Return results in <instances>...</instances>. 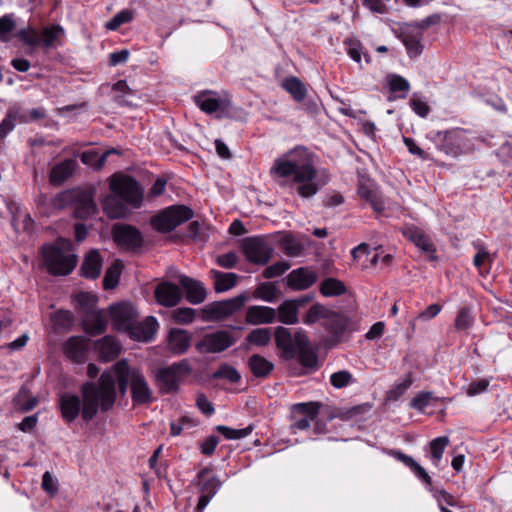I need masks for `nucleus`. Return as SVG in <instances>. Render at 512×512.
<instances>
[{
	"mask_svg": "<svg viewBox=\"0 0 512 512\" xmlns=\"http://www.w3.org/2000/svg\"><path fill=\"white\" fill-rule=\"evenodd\" d=\"M64 29L59 25L44 27L41 32L35 29H21L17 37L31 48H44L46 50L55 49L61 45L64 36Z\"/></svg>",
	"mask_w": 512,
	"mask_h": 512,
	"instance_id": "423d86ee",
	"label": "nucleus"
},
{
	"mask_svg": "<svg viewBox=\"0 0 512 512\" xmlns=\"http://www.w3.org/2000/svg\"><path fill=\"white\" fill-rule=\"evenodd\" d=\"M196 105L208 114L222 113L227 109V101L217 97L215 92L204 91L194 97Z\"/></svg>",
	"mask_w": 512,
	"mask_h": 512,
	"instance_id": "393cba45",
	"label": "nucleus"
},
{
	"mask_svg": "<svg viewBox=\"0 0 512 512\" xmlns=\"http://www.w3.org/2000/svg\"><path fill=\"white\" fill-rule=\"evenodd\" d=\"M276 317V310L268 306L253 305L246 310V322L251 325L270 324Z\"/></svg>",
	"mask_w": 512,
	"mask_h": 512,
	"instance_id": "bb28decb",
	"label": "nucleus"
},
{
	"mask_svg": "<svg viewBox=\"0 0 512 512\" xmlns=\"http://www.w3.org/2000/svg\"><path fill=\"white\" fill-rule=\"evenodd\" d=\"M320 292L325 297L340 296L346 292V287L336 278H327L321 282Z\"/></svg>",
	"mask_w": 512,
	"mask_h": 512,
	"instance_id": "58836bf2",
	"label": "nucleus"
},
{
	"mask_svg": "<svg viewBox=\"0 0 512 512\" xmlns=\"http://www.w3.org/2000/svg\"><path fill=\"white\" fill-rule=\"evenodd\" d=\"M246 259L256 265H266L273 255V247L261 237L247 238L242 243Z\"/></svg>",
	"mask_w": 512,
	"mask_h": 512,
	"instance_id": "9d476101",
	"label": "nucleus"
},
{
	"mask_svg": "<svg viewBox=\"0 0 512 512\" xmlns=\"http://www.w3.org/2000/svg\"><path fill=\"white\" fill-rule=\"evenodd\" d=\"M208 473L209 469L204 468L197 475L200 497L196 507V512H203L221 487V483L217 477H208Z\"/></svg>",
	"mask_w": 512,
	"mask_h": 512,
	"instance_id": "4468645a",
	"label": "nucleus"
},
{
	"mask_svg": "<svg viewBox=\"0 0 512 512\" xmlns=\"http://www.w3.org/2000/svg\"><path fill=\"white\" fill-rule=\"evenodd\" d=\"M403 235L410 240L420 251L425 253L430 260L436 259V247L430 236L421 228L408 225L402 230Z\"/></svg>",
	"mask_w": 512,
	"mask_h": 512,
	"instance_id": "f3484780",
	"label": "nucleus"
},
{
	"mask_svg": "<svg viewBox=\"0 0 512 512\" xmlns=\"http://www.w3.org/2000/svg\"><path fill=\"white\" fill-rule=\"evenodd\" d=\"M113 91L115 92V100L120 105L128 104L129 101L126 100V96L131 94L132 91L128 87L126 81L119 80L113 85Z\"/></svg>",
	"mask_w": 512,
	"mask_h": 512,
	"instance_id": "4d7b16f0",
	"label": "nucleus"
},
{
	"mask_svg": "<svg viewBox=\"0 0 512 512\" xmlns=\"http://www.w3.org/2000/svg\"><path fill=\"white\" fill-rule=\"evenodd\" d=\"M122 270V263L115 261L106 271L103 286L105 289H113L119 281V277Z\"/></svg>",
	"mask_w": 512,
	"mask_h": 512,
	"instance_id": "49530a36",
	"label": "nucleus"
},
{
	"mask_svg": "<svg viewBox=\"0 0 512 512\" xmlns=\"http://www.w3.org/2000/svg\"><path fill=\"white\" fill-rule=\"evenodd\" d=\"M410 106L412 110L420 117H426L430 112V108L427 103L420 99L412 98L410 100Z\"/></svg>",
	"mask_w": 512,
	"mask_h": 512,
	"instance_id": "338daca9",
	"label": "nucleus"
},
{
	"mask_svg": "<svg viewBox=\"0 0 512 512\" xmlns=\"http://www.w3.org/2000/svg\"><path fill=\"white\" fill-rule=\"evenodd\" d=\"M489 386V381L487 379H481L478 381L472 382L467 388V395L470 397L481 394L487 390Z\"/></svg>",
	"mask_w": 512,
	"mask_h": 512,
	"instance_id": "0e129e2a",
	"label": "nucleus"
},
{
	"mask_svg": "<svg viewBox=\"0 0 512 512\" xmlns=\"http://www.w3.org/2000/svg\"><path fill=\"white\" fill-rule=\"evenodd\" d=\"M270 175L279 180L280 185H296L297 193L303 198L314 196L323 185L312 157L304 147H296L277 157L270 168Z\"/></svg>",
	"mask_w": 512,
	"mask_h": 512,
	"instance_id": "f03ea898",
	"label": "nucleus"
},
{
	"mask_svg": "<svg viewBox=\"0 0 512 512\" xmlns=\"http://www.w3.org/2000/svg\"><path fill=\"white\" fill-rule=\"evenodd\" d=\"M178 281L185 291L188 302L197 305L205 300L206 290L199 281L182 274L178 275Z\"/></svg>",
	"mask_w": 512,
	"mask_h": 512,
	"instance_id": "a878e982",
	"label": "nucleus"
},
{
	"mask_svg": "<svg viewBox=\"0 0 512 512\" xmlns=\"http://www.w3.org/2000/svg\"><path fill=\"white\" fill-rule=\"evenodd\" d=\"M344 44L346 46L347 53L351 57V59H353L357 63H360L362 50L361 43L356 39L347 38L344 41Z\"/></svg>",
	"mask_w": 512,
	"mask_h": 512,
	"instance_id": "13d9d810",
	"label": "nucleus"
},
{
	"mask_svg": "<svg viewBox=\"0 0 512 512\" xmlns=\"http://www.w3.org/2000/svg\"><path fill=\"white\" fill-rule=\"evenodd\" d=\"M116 384L121 395H125L130 386L131 398L134 405H145L153 401V391L144 374L137 368H132L126 360L115 363L109 371L102 373L99 382L83 384L84 410L82 418L90 421L100 408L110 410L116 399Z\"/></svg>",
	"mask_w": 512,
	"mask_h": 512,
	"instance_id": "f257e3e1",
	"label": "nucleus"
},
{
	"mask_svg": "<svg viewBox=\"0 0 512 512\" xmlns=\"http://www.w3.org/2000/svg\"><path fill=\"white\" fill-rule=\"evenodd\" d=\"M299 304L295 300H285L278 307V320L286 325L298 323Z\"/></svg>",
	"mask_w": 512,
	"mask_h": 512,
	"instance_id": "473e14b6",
	"label": "nucleus"
},
{
	"mask_svg": "<svg viewBox=\"0 0 512 512\" xmlns=\"http://www.w3.org/2000/svg\"><path fill=\"white\" fill-rule=\"evenodd\" d=\"M155 299L158 304L164 307H175L182 300L181 288L170 282L161 281L154 290Z\"/></svg>",
	"mask_w": 512,
	"mask_h": 512,
	"instance_id": "6ab92c4d",
	"label": "nucleus"
},
{
	"mask_svg": "<svg viewBox=\"0 0 512 512\" xmlns=\"http://www.w3.org/2000/svg\"><path fill=\"white\" fill-rule=\"evenodd\" d=\"M329 311L330 309L322 304H314L308 309L307 313L303 317V322L307 325L314 324L318 321L324 322Z\"/></svg>",
	"mask_w": 512,
	"mask_h": 512,
	"instance_id": "37998d69",
	"label": "nucleus"
},
{
	"mask_svg": "<svg viewBox=\"0 0 512 512\" xmlns=\"http://www.w3.org/2000/svg\"><path fill=\"white\" fill-rule=\"evenodd\" d=\"M99 357L104 361H110L118 356L121 347L119 343L111 336H105L95 344Z\"/></svg>",
	"mask_w": 512,
	"mask_h": 512,
	"instance_id": "2f4dec72",
	"label": "nucleus"
},
{
	"mask_svg": "<svg viewBox=\"0 0 512 512\" xmlns=\"http://www.w3.org/2000/svg\"><path fill=\"white\" fill-rule=\"evenodd\" d=\"M282 86L297 102L305 98L306 88L298 78L288 77L283 81Z\"/></svg>",
	"mask_w": 512,
	"mask_h": 512,
	"instance_id": "a19ab883",
	"label": "nucleus"
},
{
	"mask_svg": "<svg viewBox=\"0 0 512 512\" xmlns=\"http://www.w3.org/2000/svg\"><path fill=\"white\" fill-rule=\"evenodd\" d=\"M42 488L50 495H55L58 492V481L48 471L43 474Z\"/></svg>",
	"mask_w": 512,
	"mask_h": 512,
	"instance_id": "680f3d73",
	"label": "nucleus"
},
{
	"mask_svg": "<svg viewBox=\"0 0 512 512\" xmlns=\"http://www.w3.org/2000/svg\"><path fill=\"white\" fill-rule=\"evenodd\" d=\"M96 211V205L91 197H85L82 205L76 208V215L80 218L91 216Z\"/></svg>",
	"mask_w": 512,
	"mask_h": 512,
	"instance_id": "bf43d9fd",
	"label": "nucleus"
},
{
	"mask_svg": "<svg viewBox=\"0 0 512 512\" xmlns=\"http://www.w3.org/2000/svg\"><path fill=\"white\" fill-rule=\"evenodd\" d=\"M102 270V258L98 250L87 253L81 266V273L85 278L96 279Z\"/></svg>",
	"mask_w": 512,
	"mask_h": 512,
	"instance_id": "7c9ffc66",
	"label": "nucleus"
},
{
	"mask_svg": "<svg viewBox=\"0 0 512 512\" xmlns=\"http://www.w3.org/2000/svg\"><path fill=\"white\" fill-rule=\"evenodd\" d=\"M435 498L437 500L440 510H441V507H445V505H449V506L457 505V501L455 500V498L451 494L447 493L444 490L438 491L435 494Z\"/></svg>",
	"mask_w": 512,
	"mask_h": 512,
	"instance_id": "774afa93",
	"label": "nucleus"
},
{
	"mask_svg": "<svg viewBox=\"0 0 512 512\" xmlns=\"http://www.w3.org/2000/svg\"><path fill=\"white\" fill-rule=\"evenodd\" d=\"M110 316L114 328L127 332L135 323L138 313L130 303H119L110 307Z\"/></svg>",
	"mask_w": 512,
	"mask_h": 512,
	"instance_id": "2eb2a0df",
	"label": "nucleus"
},
{
	"mask_svg": "<svg viewBox=\"0 0 512 512\" xmlns=\"http://www.w3.org/2000/svg\"><path fill=\"white\" fill-rule=\"evenodd\" d=\"M192 217L193 211L189 207L185 205H172L155 215L151 219V225L156 231L167 233Z\"/></svg>",
	"mask_w": 512,
	"mask_h": 512,
	"instance_id": "0eeeda50",
	"label": "nucleus"
},
{
	"mask_svg": "<svg viewBox=\"0 0 512 512\" xmlns=\"http://www.w3.org/2000/svg\"><path fill=\"white\" fill-rule=\"evenodd\" d=\"M349 321L348 318L338 312L330 310L326 316L323 327L330 332L336 339H339L346 331Z\"/></svg>",
	"mask_w": 512,
	"mask_h": 512,
	"instance_id": "c85d7f7f",
	"label": "nucleus"
},
{
	"mask_svg": "<svg viewBox=\"0 0 512 512\" xmlns=\"http://www.w3.org/2000/svg\"><path fill=\"white\" fill-rule=\"evenodd\" d=\"M412 385V379L410 377H406L401 382L396 384L393 389L389 391L388 397L391 400H397L400 396H402Z\"/></svg>",
	"mask_w": 512,
	"mask_h": 512,
	"instance_id": "052dcab7",
	"label": "nucleus"
},
{
	"mask_svg": "<svg viewBox=\"0 0 512 512\" xmlns=\"http://www.w3.org/2000/svg\"><path fill=\"white\" fill-rule=\"evenodd\" d=\"M388 84L392 93H399L396 95L397 98H405L409 89V82L402 76L392 74L388 76Z\"/></svg>",
	"mask_w": 512,
	"mask_h": 512,
	"instance_id": "79ce46f5",
	"label": "nucleus"
},
{
	"mask_svg": "<svg viewBox=\"0 0 512 512\" xmlns=\"http://www.w3.org/2000/svg\"><path fill=\"white\" fill-rule=\"evenodd\" d=\"M275 342L283 358L291 360L297 356L304 367L317 366V356L304 330L298 329L292 334L288 328L279 326L275 329Z\"/></svg>",
	"mask_w": 512,
	"mask_h": 512,
	"instance_id": "20e7f679",
	"label": "nucleus"
},
{
	"mask_svg": "<svg viewBox=\"0 0 512 512\" xmlns=\"http://www.w3.org/2000/svg\"><path fill=\"white\" fill-rule=\"evenodd\" d=\"M44 264L53 275H68L76 264L77 256L73 253V244L69 239L59 238L54 244L42 248Z\"/></svg>",
	"mask_w": 512,
	"mask_h": 512,
	"instance_id": "39448f33",
	"label": "nucleus"
},
{
	"mask_svg": "<svg viewBox=\"0 0 512 512\" xmlns=\"http://www.w3.org/2000/svg\"><path fill=\"white\" fill-rule=\"evenodd\" d=\"M234 344V338L226 330L206 334L196 344V349L201 353H219Z\"/></svg>",
	"mask_w": 512,
	"mask_h": 512,
	"instance_id": "f8f14e48",
	"label": "nucleus"
},
{
	"mask_svg": "<svg viewBox=\"0 0 512 512\" xmlns=\"http://www.w3.org/2000/svg\"><path fill=\"white\" fill-rule=\"evenodd\" d=\"M318 405L315 403H298L292 408V418L294 422L290 426L292 433L306 430L310 422L314 421L318 415Z\"/></svg>",
	"mask_w": 512,
	"mask_h": 512,
	"instance_id": "dca6fc26",
	"label": "nucleus"
},
{
	"mask_svg": "<svg viewBox=\"0 0 512 512\" xmlns=\"http://www.w3.org/2000/svg\"><path fill=\"white\" fill-rule=\"evenodd\" d=\"M255 298L268 303H273L278 299L279 290L272 282H264L258 285L254 292Z\"/></svg>",
	"mask_w": 512,
	"mask_h": 512,
	"instance_id": "ea45409f",
	"label": "nucleus"
},
{
	"mask_svg": "<svg viewBox=\"0 0 512 512\" xmlns=\"http://www.w3.org/2000/svg\"><path fill=\"white\" fill-rule=\"evenodd\" d=\"M438 149L451 157H458L471 149L468 134L463 129H454L444 133Z\"/></svg>",
	"mask_w": 512,
	"mask_h": 512,
	"instance_id": "9b49d317",
	"label": "nucleus"
},
{
	"mask_svg": "<svg viewBox=\"0 0 512 512\" xmlns=\"http://www.w3.org/2000/svg\"><path fill=\"white\" fill-rule=\"evenodd\" d=\"M449 443L450 440L447 436L437 437L429 443V457L435 467H439L444 451Z\"/></svg>",
	"mask_w": 512,
	"mask_h": 512,
	"instance_id": "e433bc0d",
	"label": "nucleus"
},
{
	"mask_svg": "<svg viewBox=\"0 0 512 512\" xmlns=\"http://www.w3.org/2000/svg\"><path fill=\"white\" fill-rule=\"evenodd\" d=\"M318 279L317 273L307 267L292 270L287 276V286L295 291L310 288Z\"/></svg>",
	"mask_w": 512,
	"mask_h": 512,
	"instance_id": "4be33fe9",
	"label": "nucleus"
},
{
	"mask_svg": "<svg viewBox=\"0 0 512 512\" xmlns=\"http://www.w3.org/2000/svg\"><path fill=\"white\" fill-rule=\"evenodd\" d=\"M254 429L253 425H248L242 429H233L224 425H219L216 427V430L221 433L226 439L229 440H238L243 439L250 435Z\"/></svg>",
	"mask_w": 512,
	"mask_h": 512,
	"instance_id": "a18cd8bd",
	"label": "nucleus"
},
{
	"mask_svg": "<svg viewBox=\"0 0 512 512\" xmlns=\"http://www.w3.org/2000/svg\"><path fill=\"white\" fill-rule=\"evenodd\" d=\"M246 301L247 296L245 294H240L231 299L211 303L204 309V312L207 315V319H224L240 310Z\"/></svg>",
	"mask_w": 512,
	"mask_h": 512,
	"instance_id": "ddd939ff",
	"label": "nucleus"
},
{
	"mask_svg": "<svg viewBox=\"0 0 512 512\" xmlns=\"http://www.w3.org/2000/svg\"><path fill=\"white\" fill-rule=\"evenodd\" d=\"M189 373L190 366L185 360L159 368L155 378L160 392L163 394L176 392Z\"/></svg>",
	"mask_w": 512,
	"mask_h": 512,
	"instance_id": "6e6552de",
	"label": "nucleus"
},
{
	"mask_svg": "<svg viewBox=\"0 0 512 512\" xmlns=\"http://www.w3.org/2000/svg\"><path fill=\"white\" fill-rule=\"evenodd\" d=\"M191 335L183 329H171L168 335V346L174 354H183L190 347Z\"/></svg>",
	"mask_w": 512,
	"mask_h": 512,
	"instance_id": "c756f323",
	"label": "nucleus"
},
{
	"mask_svg": "<svg viewBox=\"0 0 512 512\" xmlns=\"http://www.w3.org/2000/svg\"><path fill=\"white\" fill-rule=\"evenodd\" d=\"M64 353L66 357L76 363H82L87 356V342L85 338L73 336L64 344Z\"/></svg>",
	"mask_w": 512,
	"mask_h": 512,
	"instance_id": "cd10ccee",
	"label": "nucleus"
},
{
	"mask_svg": "<svg viewBox=\"0 0 512 512\" xmlns=\"http://www.w3.org/2000/svg\"><path fill=\"white\" fill-rule=\"evenodd\" d=\"M290 265L286 261L276 262L263 271V277L266 279L274 278L283 275L288 269Z\"/></svg>",
	"mask_w": 512,
	"mask_h": 512,
	"instance_id": "6e6d98bb",
	"label": "nucleus"
},
{
	"mask_svg": "<svg viewBox=\"0 0 512 512\" xmlns=\"http://www.w3.org/2000/svg\"><path fill=\"white\" fill-rule=\"evenodd\" d=\"M109 190L102 200V209L110 219H123L143 204L144 191L132 176L118 172L109 178Z\"/></svg>",
	"mask_w": 512,
	"mask_h": 512,
	"instance_id": "7ed1b4c3",
	"label": "nucleus"
},
{
	"mask_svg": "<svg viewBox=\"0 0 512 512\" xmlns=\"http://www.w3.org/2000/svg\"><path fill=\"white\" fill-rule=\"evenodd\" d=\"M440 398L434 396L432 392H419L410 401V408L419 412H423L433 401H438Z\"/></svg>",
	"mask_w": 512,
	"mask_h": 512,
	"instance_id": "c03bdc74",
	"label": "nucleus"
},
{
	"mask_svg": "<svg viewBox=\"0 0 512 512\" xmlns=\"http://www.w3.org/2000/svg\"><path fill=\"white\" fill-rule=\"evenodd\" d=\"M392 455L399 461H401L404 465L409 467L414 474L422 480L425 484L431 485V477L426 472V470L418 464L411 456H408L400 451H392Z\"/></svg>",
	"mask_w": 512,
	"mask_h": 512,
	"instance_id": "72a5a7b5",
	"label": "nucleus"
},
{
	"mask_svg": "<svg viewBox=\"0 0 512 512\" xmlns=\"http://www.w3.org/2000/svg\"><path fill=\"white\" fill-rule=\"evenodd\" d=\"M354 382L352 374L347 370H340L330 376V383L336 389L349 386Z\"/></svg>",
	"mask_w": 512,
	"mask_h": 512,
	"instance_id": "8fccbe9b",
	"label": "nucleus"
},
{
	"mask_svg": "<svg viewBox=\"0 0 512 512\" xmlns=\"http://www.w3.org/2000/svg\"><path fill=\"white\" fill-rule=\"evenodd\" d=\"M173 319L179 324H190L195 320L196 310L189 307H182L173 311Z\"/></svg>",
	"mask_w": 512,
	"mask_h": 512,
	"instance_id": "864d4df0",
	"label": "nucleus"
},
{
	"mask_svg": "<svg viewBox=\"0 0 512 512\" xmlns=\"http://www.w3.org/2000/svg\"><path fill=\"white\" fill-rule=\"evenodd\" d=\"M81 392L83 393V388L81 389ZM82 398L84 399L83 394ZM84 404L85 401L83 400V404L81 406V400L77 395L70 393L62 394L59 399V407L63 419L67 423L73 422L80 413L82 414L84 410Z\"/></svg>",
	"mask_w": 512,
	"mask_h": 512,
	"instance_id": "5701e85b",
	"label": "nucleus"
},
{
	"mask_svg": "<svg viewBox=\"0 0 512 512\" xmlns=\"http://www.w3.org/2000/svg\"><path fill=\"white\" fill-rule=\"evenodd\" d=\"M44 116L45 110L42 108H34L29 112V115L26 116L21 113L20 107L16 105L13 106L9 109L5 119L2 120V138L14 128L17 120L19 122H27L28 120H37Z\"/></svg>",
	"mask_w": 512,
	"mask_h": 512,
	"instance_id": "b1692460",
	"label": "nucleus"
},
{
	"mask_svg": "<svg viewBox=\"0 0 512 512\" xmlns=\"http://www.w3.org/2000/svg\"><path fill=\"white\" fill-rule=\"evenodd\" d=\"M246 340L257 346H266L271 340V331L269 328H256L253 329L248 335Z\"/></svg>",
	"mask_w": 512,
	"mask_h": 512,
	"instance_id": "de8ad7c7",
	"label": "nucleus"
},
{
	"mask_svg": "<svg viewBox=\"0 0 512 512\" xmlns=\"http://www.w3.org/2000/svg\"><path fill=\"white\" fill-rule=\"evenodd\" d=\"M12 225L17 232H31L33 228V220L29 214L17 211L16 213H13Z\"/></svg>",
	"mask_w": 512,
	"mask_h": 512,
	"instance_id": "09e8293b",
	"label": "nucleus"
},
{
	"mask_svg": "<svg viewBox=\"0 0 512 512\" xmlns=\"http://www.w3.org/2000/svg\"><path fill=\"white\" fill-rule=\"evenodd\" d=\"M114 241L122 248L136 249L142 244L139 230L129 225H115L113 228Z\"/></svg>",
	"mask_w": 512,
	"mask_h": 512,
	"instance_id": "aec40b11",
	"label": "nucleus"
},
{
	"mask_svg": "<svg viewBox=\"0 0 512 512\" xmlns=\"http://www.w3.org/2000/svg\"><path fill=\"white\" fill-rule=\"evenodd\" d=\"M28 392L26 389H21L15 398L17 405L24 411H29L37 405V399L32 397L27 402H23V398L27 397Z\"/></svg>",
	"mask_w": 512,
	"mask_h": 512,
	"instance_id": "69168bd1",
	"label": "nucleus"
},
{
	"mask_svg": "<svg viewBox=\"0 0 512 512\" xmlns=\"http://www.w3.org/2000/svg\"><path fill=\"white\" fill-rule=\"evenodd\" d=\"M214 377L224 378L232 383L238 382L241 378L238 371L234 367L227 364L220 366L219 369L214 373Z\"/></svg>",
	"mask_w": 512,
	"mask_h": 512,
	"instance_id": "5fc2aeb1",
	"label": "nucleus"
},
{
	"mask_svg": "<svg viewBox=\"0 0 512 512\" xmlns=\"http://www.w3.org/2000/svg\"><path fill=\"white\" fill-rule=\"evenodd\" d=\"M159 328L158 321L155 317L149 316L145 320L138 322L137 320L126 332L128 336L136 341H151Z\"/></svg>",
	"mask_w": 512,
	"mask_h": 512,
	"instance_id": "412c9836",
	"label": "nucleus"
},
{
	"mask_svg": "<svg viewBox=\"0 0 512 512\" xmlns=\"http://www.w3.org/2000/svg\"><path fill=\"white\" fill-rule=\"evenodd\" d=\"M248 365L252 374L258 378L268 376L274 367L272 362L258 354L249 358Z\"/></svg>",
	"mask_w": 512,
	"mask_h": 512,
	"instance_id": "c9c22d12",
	"label": "nucleus"
},
{
	"mask_svg": "<svg viewBox=\"0 0 512 512\" xmlns=\"http://www.w3.org/2000/svg\"><path fill=\"white\" fill-rule=\"evenodd\" d=\"M358 194L366 200L372 209L377 212H383L385 210V200L378 190L374 181L369 178H360L358 183Z\"/></svg>",
	"mask_w": 512,
	"mask_h": 512,
	"instance_id": "a211bd4d",
	"label": "nucleus"
},
{
	"mask_svg": "<svg viewBox=\"0 0 512 512\" xmlns=\"http://www.w3.org/2000/svg\"><path fill=\"white\" fill-rule=\"evenodd\" d=\"M214 278V286L217 292H225L236 285L238 275L235 273H224L216 270L211 271Z\"/></svg>",
	"mask_w": 512,
	"mask_h": 512,
	"instance_id": "4c0bfd02",
	"label": "nucleus"
},
{
	"mask_svg": "<svg viewBox=\"0 0 512 512\" xmlns=\"http://www.w3.org/2000/svg\"><path fill=\"white\" fill-rule=\"evenodd\" d=\"M431 24L430 18L423 20L418 24H405L399 30L397 35L406 48L410 58H416L423 51L422 39L423 31Z\"/></svg>",
	"mask_w": 512,
	"mask_h": 512,
	"instance_id": "1a4fd4ad",
	"label": "nucleus"
},
{
	"mask_svg": "<svg viewBox=\"0 0 512 512\" xmlns=\"http://www.w3.org/2000/svg\"><path fill=\"white\" fill-rule=\"evenodd\" d=\"M474 323V318L471 314V311L469 308H462L455 319V329L457 331H464L468 330L472 327Z\"/></svg>",
	"mask_w": 512,
	"mask_h": 512,
	"instance_id": "3c124183",
	"label": "nucleus"
},
{
	"mask_svg": "<svg viewBox=\"0 0 512 512\" xmlns=\"http://www.w3.org/2000/svg\"><path fill=\"white\" fill-rule=\"evenodd\" d=\"M75 169V161L68 159L56 164L50 172V182L59 185L70 177Z\"/></svg>",
	"mask_w": 512,
	"mask_h": 512,
	"instance_id": "f704fd0d",
	"label": "nucleus"
},
{
	"mask_svg": "<svg viewBox=\"0 0 512 512\" xmlns=\"http://www.w3.org/2000/svg\"><path fill=\"white\" fill-rule=\"evenodd\" d=\"M133 19V14L129 10H122L118 12L111 20L106 22L105 28L110 31L117 30L121 25L130 22Z\"/></svg>",
	"mask_w": 512,
	"mask_h": 512,
	"instance_id": "603ef678",
	"label": "nucleus"
},
{
	"mask_svg": "<svg viewBox=\"0 0 512 512\" xmlns=\"http://www.w3.org/2000/svg\"><path fill=\"white\" fill-rule=\"evenodd\" d=\"M237 261H238V256L233 251L219 255L217 257V264L226 269H231V268L235 267L237 264Z\"/></svg>",
	"mask_w": 512,
	"mask_h": 512,
	"instance_id": "e2e57ef3",
	"label": "nucleus"
}]
</instances>
